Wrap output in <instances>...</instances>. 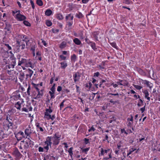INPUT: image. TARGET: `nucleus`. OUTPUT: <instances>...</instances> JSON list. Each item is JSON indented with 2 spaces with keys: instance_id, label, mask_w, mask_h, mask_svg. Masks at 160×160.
<instances>
[{
  "instance_id": "28",
  "label": "nucleus",
  "mask_w": 160,
  "mask_h": 160,
  "mask_svg": "<svg viewBox=\"0 0 160 160\" xmlns=\"http://www.w3.org/2000/svg\"><path fill=\"white\" fill-rule=\"evenodd\" d=\"M121 83L120 84V85H123V86H128V83L126 81L122 80L121 81Z\"/></svg>"
},
{
  "instance_id": "13",
  "label": "nucleus",
  "mask_w": 160,
  "mask_h": 160,
  "mask_svg": "<svg viewBox=\"0 0 160 160\" xmlns=\"http://www.w3.org/2000/svg\"><path fill=\"white\" fill-rule=\"evenodd\" d=\"M16 112V109L15 108H12L10 109L8 112V115H10L14 114Z\"/></svg>"
},
{
  "instance_id": "58",
  "label": "nucleus",
  "mask_w": 160,
  "mask_h": 160,
  "mask_svg": "<svg viewBox=\"0 0 160 160\" xmlns=\"http://www.w3.org/2000/svg\"><path fill=\"white\" fill-rule=\"evenodd\" d=\"M121 132L122 133H124L127 134L128 133L125 131L124 129H121Z\"/></svg>"
},
{
  "instance_id": "64",
  "label": "nucleus",
  "mask_w": 160,
  "mask_h": 160,
  "mask_svg": "<svg viewBox=\"0 0 160 160\" xmlns=\"http://www.w3.org/2000/svg\"><path fill=\"white\" fill-rule=\"evenodd\" d=\"M49 118L51 119L52 120H53L55 118V116L54 115H53L51 116V115H50V117H49Z\"/></svg>"
},
{
  "instance_id": "54",
  "label": "nucleus",
  "mask_w": 160,
  "mask_h": 160,
  "mask_svg": "<svg viewBox=\"0 0 160 160\" xmlns=\"http://www.w3.org/2000/svg\"><path fill=\"white\" fill-rule=\"evenodd\" d=\"M34 85L35 88L37 90L38 92H40V91L39 90V89L37 87L38 85V84L36 85V84H34Z\"/></svg>"
},
{
  "instance_id": "44",
  "label": "nucleus",
  "mask_w": 160,
  "mask_h": 160,
  "mask_svg": "<svg viewBox=\"0 0 160 160\" xmlns=\"http://www.w3.org/2000/svg\"><path fill=\"white\" fill-rule=\"evenodd\" d=\"M81 149H82V152L85 153L86 154L87 153V152L89 150V148H84L83 149H82V148H81Z\"/></svg>"
},
{
  "instance_id": "30",
  "label": "nucleus",
  "mask_w": 160,
  "mask_h": 160,
  "mask_svg": "<svg viewBox=\"0 0 160 160\" xmlns=\"http://www.w3.org/2000/svg\"><path fill=\"white\" fill-rule=\"evenodd\" d=\"M92 48L95 51H96L97 49L96 47V44L95 43L91 42L90 45Z\"/></svg>"
},
{
  "instance_id": "11",
  "label": "nucleus",
  "mask_w": 160,
  "mask_h": 160,
  "mask_svg": "<svg viewBox=\"0 0 160 160\" xmlns=\"http://www.w3.org/2000/svg\"><path fill=\"white\" fill-rule=\"evenodd\" d=\"M6 33H9L11 32V27L9 24H6V26L5 28Z\"/></svg>"
},
{
  "instance_id": "63",
  "label": "nucleus",
  "mask_w": 160,
  "mask_h": 160,
  "mask_svg": "<svg viewBox=\"0 0 160 160\" xmlns=\"http://www.w3.org/2000/svg\"><path fill=\"white\" fill-rule=\"evenodd\" d=\"M10 59L11 60H12L15 59V58L14 57V55H12L10 57Z\"/></svg>"
},
{
  "instance_id": "18",
  "label": "nucleus",
  "mask_w": 160,
  "mask_h": 160,
  "mask_svg": "<svg viewBox=\"0 0 160 160\" xmlns=\"http://www.w3.org/2000/svg\"><path fill=\"white\" fill-rule=\"evenodd\" d=\"M67 45V43L66 42L63 41L62 42V43L60 44L59 47L61 49H63L65 48Z\"/></svg>"
},
{
  "instance_id": "1",
  "label": "nucleus",
  "mask_w": 160,
  "mask_h": 160,
  "mask_svg": "<svg viewBox=\"0 0 160 160\" xmlns=\"http://www.w3.org/2000/svg\"><path fill=\"white\" fill-rule=\"evenodd\" d=\"M26 138L27 139L21 141L19 147L20 149H22L23 148L25 150L24 151L25 153H26V150L29 147V146L32 142L29 138L26 137Z\"/></svg>"
},
{
  "instance_id": "10",
  "label": "nucleus",
  "mask_w": 160,
  "mask_h": 160,
  "mask_svg": "<svg viewBox=\"0 0 160 160\" xmlns=\"http://www.w3.org/2000/svg\"><path fill=\"white\" fill-rule=\"evenodd\" d=\"M13 154L16 157L19 158L20 157L21 154L17 148H16L13 151Z\"/></svg>"
},
{
  "instance_id": "8",
  "label": "nucleus",
  "mask_w": 160,
  "mask_h": 160,
  "mask_svg": "<svg viewBox=\"0 0 160 160\" xmlns=\"http://www.w3.org/2000/svg\"><path fill=\"white\" fill-rule=\"evenodd\" d=\"M25 65L27 67H31L32 69H33L34 68V66L32 64V63L30 60H27L26 63H25Z\"/></svg>"
},
{
  "instance_id": "25",
  "label": "nucleus",
  "mask_w": 160,
  "mask_h": 160,
  "mask_svg": "<svg viewBox=\"0 0 160 160\" xmlns=\"http://www.w3.org/2000/svg\"><path fill=\"white\" fill-rule=\"evenodd\" d=\"M52 13V12L51 10L50 9H47L45 12V14L48 16H50Z\"/></svg>"
},
{
  "instance_id": "6",
  "label": "nucleus",
  "mask_w": 160,
  "mask_h": 160,
  "mask_svg": "<svg viewBox=\"0 0 160 160\" xmlns=\"http://www.w3.org/2000/svg\"><path fill=\"white\" fill-rule=\"evenodd\" d=\"M25 134L27 135V136L26 137H27L29 138V135L32 133L31 129V127L30 126H29V127L28 128H26L25 130Z\"/></svg>"
},
{
  "instance_id": "23",
  "label": "nucleus",
  "mask_w": 160,
  "mask_h": 160,
  "mask_svg": "<svg viewBox=\"0 0 160 160\" xmlns=\"http://www.w3.org/2000/svg\"><path fill=\"white\" fill-rule=\"evenodd\" d=\"M5 39H3V44L5 45L7 48L8 49V50H11L12 49V48L5 41Z\"/></svg>"
},
{
  "instance_id": "26",
  "label": "nucleus",
  "mask_w": 160,
  "mask_h": 160,
  "mask_svg": "<svg viewBox=\"0 0 160 160\" xmlns=\"http://www.w3.org/2000/svg\"><path fill=\"white\" fill-rule=\"evenodd\" d=\"M61 64V68H62L64 69L67 66V63L65 62H61L60 63Z\"/></svg>"
},
{
  "instance_id": "36",
  "label": "nucleus",
  "mask_w": 160,
  "mask_h": 160,
  "mask_svg": "<svg viewBox=\"0 0 160 160\" xmlns=\"http://www.w3.org/2000/svg\"><path fill=\"white\" fill-rule=\"evenodd\" d=\"M9 119H10V121H9V123L8 125V127L9 128H12V119L10 118H9Z\"/></svg>"
},
{
  "instance_id": "3",
  "label": "nucleus",
  "mask_w": 160,
  "mask_h": 160,
  "mask_svg": "<svg viewBox=\"0 0 160 160\" xmlns=\"http://www.w3.org/2000/svg\"><path fill=\"white\" fill-rule=\"evenodd\" d=\"M16 18L18 21H22L25 20L26 18L24 16L18 13L16 15Z\"/></svg>"
},
{
  "instance_id": "61",
  "label": "nucleus",
  "mask_w": 160,
  "mask_h": 160,
  "mask_svg": "<svg viewBox=\"0 0 160 160\" xmlns=\"http://www.w3.org/2000/svg\"><path fill=\"white\" fill-rule=\"evenodd\" d=\"M140 110L141 111L142 113H143L145 110V106L143 107L140 108Z\"/></svg>"
},
{
  "instance_id": "14",
  "label": "nucleus",
  "mask_w": 160,
  "mask_h": 160,
  "mask_svg": "<svg viewBox=\"0 0 160 160\" xmlns=\"http://www.w3.org/2000/svg\"><path fill=\"white\" fill-rule=\"evenodd\" d=\"M159 145V144L157 142H156L154 144V146H152V150L153 152H155L158 149V147Z\"/></svg>"
},
{
  "instance_id": "24",
  "label": "nucleus",
  "mask_w": 160,
  "mask_h": 160,
  "mask_svg": "<svg viewBox=\"0 0 160 160\" xmlns=\"http://www.w3.org/2000/svg\"><path fill=\"white\" fill-rule=\"evenodd\" d=\"M73 42L77 45H79L81 43V41L78 38H75L73 40Z\"/></svg>"
},
{
  "instance_id": "15",
  "label": "nucleus",
  "mask_w": 160,
  "mask_h": 160,
  "mask_svg": "<svg viewBox=\"0 0 160 160\" xmlns=\"http://www.w3.org/2000/svg\"><path fill=\"white\" fill-rule=\"evenodd\" d=\"M143 92L145 94V97L148 100H150V98L148 97L149 93L147 90H145Z\"/></svg>"
},
{
  "instance_id": "48",
  "label": "nucleus",
  "mask_w": 160,
  "mask_h": 160,
  "mask_svg": "<svg viewBox=\"0 0 160 160\" xmlns=\"http://www.w3.org/2000/svg\"><path fill=\"white\" fill-rule=\"evenodd\" d=\"M99 33L98 32H96L95 33H94V37L95 38V39L97 40H98V34Z\"/></svg>"
},
{
  "instance_id": "53",
  "label": "nucleus",
  "mask_w": 160,
  "mask_h": 160,
  "mask_svg": "<svg viewBox=\"0 0 160 160\" xmlns=\"http://www.w3.org/2000/svg\"><path fill=\"white\" fill-rule=\"evenodd\" d=\"M95 129L93 127V126H92L91 128L88 130V131L89 132H91V131H94L95 130Z\"/></svg>"
},
{
  "instance_id": "59",
  "label": "nucleus",
  "mask_w": 160,
  "mask_h": 160,
  "mask_svg": "<svg viewBox=\"0 0 160 160\" xmlns=\"http://www.w3.org/2000/svg\"><path fill=\"white\" fill-rule=\"evenodd\" d=\"M51 91L52 92H55V88L53 87L52 88V87L50 89Z\"/></svg>"
},
{
  "instance_id": "32",
  "label": "nucleus",
  "mask_w": 160,
  "mask_h": 160,
  "mask_svg": "<svg viewBox=\"0 0 160 160\" xmlns=\"http://www.w3.org/2000/svg\"><path fill=\"white\" fill-rule=\"evenodd\" d=\"M36 2L37 4L40 6H42L43 4V2L41 0H37Z\"/></svg>"
},
{
  "instance_id": "50",
  "label": "nucleus",
  "mask_w": 160,
  "mask_h": 160,
  "mask_svg": "<svg viewBox=\"0 0 160 160\" xmlns=\"http://www.w3.org/2000/svg\"><path fill=\"white\" fill-rule=\"evenodd\" d=\"M30 3L32 8L34 9L35 8V6L34 5V3L32 0H30Z\"/></svg>"
},
{
  "instance_id": "56",
  "label": "nucleus",
  "mask_w": 160,
  "mask_h": 160,
  "mask_svg": "<svg viewBox=\"0 0 160 160\" xmlns=\"http://www.w3.org/2000/svg\"><path fill=\"white\" fill-rule=\"evenodd\" d=\"M108 95H112L116 96H117L118 97H119V94L118 93H117L115 94H113L112 93H110L108 94Z\"/></svg>"
},
{
  "instance_id": "41",
  "label": "nucleus",
  "mask_w": 160,
  "mask_h": 160,
  "mask_svg": "<svg viewBox=\"0 0 160 160\" xmlns=\"http://www.w3.org/2000/svg\"><path fill=\"white\" fill-rule=\"evenodd\" d=\"M124 2L127 4H130L132 3L131 0H124Z\"/></svg>"
},
{
  "instance_id": "49",
  "label": "nucleus",
  "mask_w": 160,
  "mask_h": 160,
  "mask_svg": "<svg viewBox=\"0 0 160 160\" xmlns=\"http://www.w3.org/2000/svg\"><path fill=\"white\" fill-rule=\"evenodd\" d=\"M89 139L87 138H85L84 139V141L85 142V143L86 144H88V143H89Z\"/></svg>"
},
{
  "instance_id": "35",
  "label": "nucleus",
  "mask_w": 160,
  "mask_h": 160,
  "mask_svg": "<svg viewBox=\"0 0 160 160\" xmlns=\"http://www.w3.org/2000/svg\"><path fill=\"white\" fill-rule=\"evenodd\" d=\"M6 68H8V69H13L14 68V67L13 66V65H12V64H11L7 65L6 66Z\"/></svg>"
},
{
  "instance_id": "17",
  "label": "nucleus",
  "mask_w": 160,
  "mask_h": 160,
  "mask_svg": "<svg viewBox=\"0 0 160 160\" xmlns=\"http://www.w3.org/2000/svg\"><path fill=\"white\" fill-rule=\"evenodd\" d=\"M12 98L14 100H17L20 99L21 96L19 93H18L16 95H13Z\"/></svg>"
},
{
  "instance_id": "29",
  "label": "nucleus",
  "mask_w": 160,
  "mask_h": 160,
  "mask_svg": "<svg viewBox=\"0 0 160 160\" xmlns=\"http://www.w3.org/2000/svg\"><path fill=\"white\" fill-rule=\"evenodd\" d=\"M27 71L28 72V73L29 74V77L31 78L33 73V72L30 68H28L27 70Z\"/></svg>"
},
{
  "instance_id": "37",
  "label": "nucleus",
  "mask_w": 160,
  "mask_h": 160,
  "mask_svg": "<svg viewBox=\"0 0 160 160\" xmlns=\"http://www.w3.org/2000/svg\"><path fill=\"white\" fill-rule=\"evenodd\" d=\"M46 24L48 27L51 26L52 25V22L50 21L47 20L46 21Z\"/></svg>"
},
{
  "instance_id": "34",
  "label": "nucleus",
  "mask_w": 160,
  "mask_h": 160,
  "mask_svg": "<svg viewBox=\"0 0 160 160\" xmlns=\"http://www.w3.org/2000/svg\"><path fill=\"white\" fill-rule=\"evenodd\" d=\"M139 101L140 102H139L137 104L138 106L139 107L143 105V101L141 99H140Z\"/></svg>"
},
{
  "instance_id": "42",
  "label": "nucleus",
  "mask_w": 160,
  "mask_h": 160,
  "mask_svg": "<svg viewBox=\"0 0 160 160\" xmlns=\"http://www.w3.org/2000/svg\"><path fill=\"white\" fill-rule=\"evenodd\" d=\"M136 150V149H133V148H132L130 149L129 152L127 154V156H128L130 154H131L132 152Z\"/></svg>"
},
{
  "instance_id": "4",
  "label": "nucleus",
  "mask_w": 160,
  "mask_h": 160,
  "mask_svg": "<svg viewBox=\"0 0 160 160\" xmlns=\"http://www.w3.org/2000/svg\"><path fill=\"white\" fill-rule=\"evenodd\" d=\"M43 90L42 89L40 90V92H38V93L36 97H34L33 98L35 99L41 98L43 95Z\"/></svg>"
},
{
  "instance_id": "57",
  "label": "nucleus",
  "mask_w": 160,
  "mask_h": 160,
  "mask_svg": "<svg viewBox=\"0 0 160 160\" xmlns=\"http://www.w3.org/2000/svg\"><path fill=\"white\" fill-rule=\"evenodd\" d=\"M62 87L60 86H58V87L57 90L58 92H60L62 90Z\"/></svg>"
},
{
  "instance_id": "52",
  "label": "nucleus",
  "mask_w": 160,
  "mask_h": 160,
  "mask_svg": "<svg viewBox=\"0 0 160 160\" xmlns=\"http://www.w3.org/2000/svg\"><path fill=\"white\" fill-rule=\"evenodd\" d=\"M65 100H64L62 101V102L61 103L60 105V110L62 109V108L64 106V102H65Z\"/></svg>"
},
{
  "instance_id": "20",
  "label": "nucleus",
  "mask_w": 160,
  "mask_h": 160,
  "mask_svg": "<svg viewBox=\"0 0 160 160\" xmlns=\"http://www.w3.org/2000/svg\"><path fill=\"white\" fill-rule=\"evenodd\" d=\"M17 43L18 44V45H19V47H22L21 48L22 49H23L25 48V43H23V42H22V41L21 42H19L18 41H17Z\"/></svg>"
},
{
  "instance_id": "9",
  "label": "nucleus",
  "mask_w": 160,
  "mask_h": 160,
  "mask_svg": "<svg viewBox=\"0 0 160 160\" xmlns=\"http://www.w3.org/2000/svg\"><path fill=\"white\" fill-rule=\"evenodd\" d=\"M51 137H48L46 140V141L45 142V144L46 145H49L50 147L52 143L51 142Z\"/></svg>"
},
{
  "instance_id": "33",
  "label": "nucleus",
  "mask_w": 160,
  "mask_h": 160,
  "mask_svg": "<svg viewBox=\"0 0 160 160\" xmlns=\"http://www.w3.org/2000/svg\"><path fill=\"white\" fill-rule=\"evenodd\" d=\"M49 93L51 96V99H53L55 98V96L54 95L55 92H52L51 91H50L49 92Z\"/></svg>"
},
{
  "instance_id": "16",
  "label": "nucleus",
  "mask_w": 160,
  "mask_h": 160,
  "mask_svg": "<svg viewBox=\"0 0 160 160\" xmlns=\"http://www.w3.org/2000/svg\"><path fill=\"white\" fill-rule=\"evenodd\" d=\"M15 107L18 110H21V103L19 102H18L15 104Z\"/></svg>"
},
{
  "instance_id": "39",
  "label": "nucleus",
  "mask_w": 160,
  "mask_h": 160,
  "mask_svg": "<svg viewBox=\"0 0 160 160\" xmlns=\"http://www.w3.org/2000/svg\"><path fill=\"white\" fill-rule=\"evenodd\" d=\"M73 149V148L72 147L70 148L68 150V152L69 154V155L72 156V155L73 154V153L72 152V150Z\"/></svg>"
},
{
  "instance_id": "55",
  "label": "nucleus",
  "mask_w": 160,
  "mask_h": 160,
  "mask_svg": "<svg viewBox=\"0 0 160 160\" xmlns=\"http://www.w3.org/2000/svg\"><path fill=\"white\" fill-rule=\"evenodd\" d=\"M38 151L39 152H43V148L41 147H39L38 148Z\"/></svg>"
},
{
  "instance_id": "5",
  "label": "nucleus",
  "mask_w": 160,
  "mask_h": 160,
  "mask_svg": "<svg viewBox=\"0 0 160 160\" xmlns=\"http://www.w3.org/2000/svg\"><path fill=\"white\" fill-rule=\"evenodd\" d=\"M73 80L74 82L76 83L77 81H79L80 78V75L79 72H77L73 74Z\"/></svg>"
},
{
  "instance_id": "2",
  "label": "nucleus",
  "mask_w": 160,
  "mask_h": 160,
  "mask_svg": "<svg viewBox=\"0 0 160 160\" xmlns=\"http://www.w3.org/2000/svg\"><path fill=\"white\" fill-rule=\"evenodd\" d=\"M18 59V66H21L22 64H24L26 63L27 60L25 58H21V56L19 54L18 55L17 57Z\"/></svg>"
},
{
  "instance_id": "7",
  "label": "nucleus",
  "mask_w": 160,
  "mask_h": 160,
  "mask_svg": "<svg viewBox=\"0 0 160 160\" xmlns=\"http://www.w3.org/2000/svg\"><path fill=\"white\" fill-rule=\"evenodd\" d=\"M51 141L52 142V143L53 145H58L60 142V139L58 138H52L51 137Z\"/></svg>"
},
{
  "instance_id": "40",
  "label": "nucleus",
  "mask_w": 160,
  "mask_h": 160,
  "mask_svg": "<svg viewBox=\"0 0 160 160\" xmlns=\"http://www.w3.org/2000/svg\"><path fill=\"white\" fill-rule=\"evenodd\" d=\"M23 23L25 25L27 26H30L31 25L30 23L26 21H24L23 22Z\"/></svg>"
},
{
  "instance_id": "21",
  "label": "nucleus",
  "mask_w": 160,
  "mask_h": 160,
  "mask_svg": "<svg viewBox=\"0 0 160 160\" xmlns=\"http://www.w3.org/2000/svg\"><path fill=\"white\" fill-rule=\"evenodd\" d=\"M29 40L28 39V38H27V37L25 36H24L23 37L22 41H24L25 42L26 44V46L28 45V42H29Z\"/></svg>"
},
{
  "instance_id": "19",
  "label": "nucleus",
  "mask_w": 160,
  "mask_h": 160,
  "mask_svg": "<svg viewBox=\"0 0 160 160\" xmlns=\"http://www.w3.org/2000/svg\"><path fill=\"white\" fill-rule=\"evenodd\" d=\"M75 16L78 18L81 19L83 18V15L81 12H78L76 14Z\"/></svg>"
},
{
  "instance_id": "38",
  "label": "nucleus",
  "mask_w": 160,
  "mask_h": 160,
  "mask_svg": "<svg viewBox=\"0 0 160 160\" xmlns=\"http://www.w3.org/2000/svg\"><path fill=\"white\" fill-rule=\"evenodd\" d=\"M133 86L138 90H140L142 88V86L138 85H134Z\"/></svg>"
},
{
  "instance_id": "31",
  "label": "nucleus",
  "mask_w": 160,
  "mask_h": 160,
  "mask_svg": "<svg viewBox=\"0 0 160 160\" xmlns=\"http://www.w3.org/2000/svg\"><path fill=\"white\" fill-rule=\"evenodd\" d=\"M76 56L75 54H73L71 57V60L72 61L75 62L76 60Z\"/></svg>"
},
{
  "instance_id": "47",
  "label": "nucleus",
  "mask_w": 160,
  "mask_h": 160,
  "mask_svg": "<svg viewBox=\"0 0 160 160\" xmlns=\"http://www.w3.org/2000/svg\"><path fill=\"white\" fill-rule=\"evenodd\" d=\"M110 44L112 47L115 48H116L117 46L116 43H115V42H113L112 43H110Z\"/></svg>"
},
{
  "instance_id": "51",
  "label": "nucleus",
  "mask_w": 160,
  "mask_h": 160,
  "mask_svg": "<svg viewBox=\"0 0 160 160\" xmlns=\"http://www.w3.org/2000/svg\"><path fill=\"white\" fill-rule=\"evenodd\" d=\"M60 57L61 58V59L62 60H65L66 57L65 56H64L63 55H61L60 56Z\"/></svg>"
},
{
  "instance_id": "12",
  "label": "nucleus",
  "mask_w": 160,
  "mask_h": 160,
  "mask_svg": "<svg viewBox=\"0 0 160 160\" xmlns=\"http://www.w3.org/2000/svg\"><path fill=\"white\" fill-rule=\"evenodd\" d=\"M1 55L3 58H7L9 57V53L8 51L4 50L1 53Z\"/></svg>"
},
{
  "instance_id": "45",
  "label": "nucleus",
  "mask_w": 160,
  "mask_h": 160,
  "mask_svg": "<svg viewBox=\"0 0 160 160\" xmlns=\"http://www.w3.org/2000/svg\"><path fill=\"white\" fill-rule=\"evenodd\" d=\"M11 64H12L13 65L14 67L16 65V59L12 60V61L11 62Z\"/></svg>"
},
{
  "instance_id": "43",
  "label": "nucleus",
  "mask_w": 160,
  "mask_h": 160,
  "mask_svg": "<svg viewBox=\"0 0 160 160\" xmlns=\"http://www.w3.org/2000/svg\"><path fill=\"white\" fill-rule=\"evenodd\" d=\"M30 90H31L30 86V85H29L28 86V88L27 90V93L28 95V96L30 95Z\"/></svg>"
},
{
  "instance_id": "60",
  "label": "nucleus",
  "mask_w": 160,
  "mask_h": 160,
  "mask_svg": "<svg viewBox=\"0 0 160 160\" xmlns=\"http://www.w3.org/2000/svg\"><path fill=\"white\" fill-rule=\"evenodd\" d=\"M22 111H24L26 112H28V110L25 108H23L22 109Z\"/></svg>"
},
{
  "instance_id": "27",
  "label": "nucleus",
  "mask_w": 160,
  "mask_h": 160,
  "mask_svg": "<svg viewBox=\"0 0 160 160\" xmlns=\"http://www.w3.org/2000/svg\"><path fill=\"white\" fill-rule=\"evenodd\" d=\"M56 17L57 19L59 20H61L63 19V18L62 15L60 13H58L56 15Z\"/></svg>"
},
{
  "instance_id": "22",
  "label": "nucleus",
  "mask_w": 160,
  "mask_h": 160,
  "mask_svg": "<svg viewBox=\"0 0 160 160\" xmlns=\"http://www.w3.org/2000/svg\"><path fill=\"white\" fill-rule=\"evenodd\" d=\"M144 83L146 84L148 87H149L150 88H151L152 87V84L147 80L144 81Z\"/></svg>"
},
{
  "instance_id": "46",
  "label": "nucleus",
  "mask_w": 160,
  "mask_h": 160,
  "mask_svg": "<svg viewBox=\"0 0 160 160\" xmlns=\"http://www.w3.org/2000/svg\"><path fill=\"white\" fill-rule=\"evenodd\" d=\"M46 111H48L49 113H50L52 112V110L51 109V107L49 106L48 109H46Z\"/></svg>"
},
{
  "instance_id": "62",
  "label": "nucleus",
  "mask_w": 160,
  "mask_h": 160,
  "mask_svg": "<svg viewBox=\"0 0 160 160\" xmlns=\"http://www.w3.org/2000/svg\"><path fill=\"white\" fill-rule=\"evenodd\" d=\"M100 75V73L99 72H96L94 73V76L98 77Z\"/></svg>"
}]
</instances>
